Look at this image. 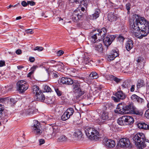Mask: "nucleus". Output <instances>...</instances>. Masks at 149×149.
<instances>
[{"label": "nucleus", "instance_id": "obj_52", "mask_svg": "<svg viewBox=\"0 0 149 149\" xmlns=\"http://www.w3.org/2000/svg\"><path fill=\"white\" fill-rule=\"evenodd\" d=\"M126 9L128 11V12H129V10L130 8L131 5L130 3H128L126 4Z\"/></svg>", "mask_w": 149, "mask_h": 149}, {"label": "nucleus", "instance_id": "obj_58", "mask_svg": "<svg viewBox=\"0 0 149 149\" xmlns=\"http://www.w3.org/2000/svg\"><path fill=\"white\" fill-rule=\"evenodd\" d=\"M21 4L24 7H26L28 5V3L25 1H23L21 3Z\"/></svg>", "mask_w": 149, "mask_h": 149}, {"label": "nucleus", "instance_id": "obj_41", "mask_svg": "<svg viewBox=\"0 0 149 149\" xmlns=\"http://www.w3.org/2000/svg\"><path fill=\"white\" fill-rule=\"evenodd\" d=\"M111 56H113L112 59H114V58L118 56V53L115 50H113L111 52Z\"/></svg>", "mask_w": 149, "mask_h": 149}, {"label": "nucleus", "instance_id": "obj_25", "mask_svg": "<svg viewBox=\"0 0 149 149\" xmlns=\"http://www.w3.org/2000/svg\"><path fill=\"white\" fill-rule=\"evenodd\" d=\"M82 62L84 64L89 65V64H91V63L92 62V61L91 58H90L88 56L84 55Z\"/></svg>", "mask_w": 149, "mask_h": 149}, {"label": "nucleus", "instance_id": "obj_19", "mask_svg": "<svg viewBox=\"0 0 149 149\" xmlns=\"http://www.w3.org/2000/svg\"><path fill=\"white\" fill-rule=\"evenodd\" d=\"M57 63L56 64L53 65V67H56L58 70L61 72H63L65 68V66L64 64L60 61H58Z\"/></svg>", "mask_w": 149, "mask_h": 149}, {"label": "nucleus", "instance_id": "obj_11", "mask_svg": "<svg viewBox=\"0 0 149 149\" xmlns=\"http://www.w3.org/2000/svg\"><path fill=\"white\" fill-rule=\"evenodd\" d=\"M129 111L128 114H133L138 115H141L142 113L133 104L129 105Z\"/></svg>", "mask_w": 149, "mask_h": 149}, {"label": "nucleus", "instance_id": "obj_43", "mask_svg": "<svg viewBox=\"0 0 149 149\" xmlns=\"http://www.w3.org/2000/svg\"><path fill=\"white\" fill-rule=\"evenodd\" d=\"M4 110V107L3 105L0 104V118L3 116V112H5Z\"/></svg>", "mask_w": 149, "mask_h": 149}, {"label": "nucleus", "instance_id": "obj_63", "mask_svg": "<svg viewBox=\"0 0 149 149\" xmlns=\"http://www.w3.org/2000/svg\"><path fill=\"white\" fill-rule=\"evenodd\" d=\"M26 31V33H27L32 34L33 33V31L32 30V29H27Z\"/></svg>", "mask_w": 149, "mask_h": 149}, {"label": "nucleus", "instance_id": "obj_53", "mask_svg": "<svg viewBox=\"0 0 149 149\" xmlns=\"http://www.w3.org/2000/svg\"><path fill=\"white\" fill-rule=\"evenodd\" d=\"M10 102L13 104H15L17 101L16 99L15 98H10Z\"/></svg>", "mask_w": 149, "mask_h": 149}, {"label": "nucleus", "instance_id": "obj_22", "mask_svg": "<svg viewBox=\"0 0 149 149\" xmlns=\"http://www.w3.org/2000/svg\"><path fill=\"white\" fill-rule=\"evenodd\" d=\"M113 106L110 102H105L104 104V109L106 110L109 111L112 109Z\"/></svg>", "mask_w": 149, "mask_h": 149}, {"label": "nucleus", "instance_id": "obj_7", "mask_svg": "<svg viewBox=\"0 0 149 149\" xmlns=\"http://www.w3.org/2000/svg\"><path fill=\"white\" fill-rule=\"evenodd\" d=\"M18 87V91L20 93H23L28 89V84L26 82L23 80L18 81L17 84Z\"/></svg>", "mask_w": 149, "mask_h": 149}, {"label": "nucleus", "instance_id": "obj_30", "mask_svg": "<svg viewBox=\"0 0 149 149\" xmlns=\"http://www.w3.org/2000/svg\"><path fill=\"white\" fill-rule=\"evenodd\" d=\"M59 131V129L57 127L55 126L54 127L53 130L51 134L52 136L54 137L57 136H58Z\"/></svg>", "mask_w": 149, "mask_h": 149}, {"label": "nucleus", "instance_id": "obj_2", "mask_svg": "<svg viewBox=\"0 0 149 149\" xmlns=\"http://www.w3.org/2000/svg\"><path fill=\"white\" fill-rule=\"evenodd\" d=\"M133 140L135 145L139 149H143L146 147L145 141L149 143V140L145 139V135L142 133H138L134 135L133 137Z\"/></svg>", "mask_w": 149, "mask_h": 149}, {"label": "nucleus", "instance_id": "obj_6", "mask_svg": "<svg viewBox=\"0 0 149 149\" xmlns=\"http://www.w3.org/2000/svg\"><path fill=\"white\" fill-rule=\"evenodd\" d=\"M72 87L73 92L77 95L76 99H77L85 93L84 91L80 88V84L78 82L75 83L74 85H72Z\"/></svg>", "mask_w": 149, "mask_h": 149}, {"label": "nucleus", "instance_id": "obj_49", "mask_svg": "<svg viewBox=\"0 0 149 149\" xmlns=\"http://www.w3.org/2000/svg\"><path fill=\"white\" fill-rule=\"evenodd\" d=\"M113 77L112 79H113L115 81H116V83H118L120 81L121 79H118L117 78V77L114 76H112Z\"/></svg>", "mask_w": 149, "mask_h": 149}, {"label": "nucleus", "instance_id": "obj_31", "mask_svg": "<svg viewBox=\"0 0 149 149\" xmlns=\"http://www.w3.org/2000/svg\"><path fill=\"white\" fill-rule=\"evenodd\" d=\"M95 50L100 53H102L103 50L102 46L101 43H99L95 46Z\"/></svg>", "mask_w": 149, "mask_h": 149}, {"label": "nucleus", "instance_id": "obj_60", "mask_svg": "<svg viewBox=\"0 0 149 149\" xmlns=\"http://www.w3.org/2000/svg\"><path fill=\"white\" fill-rule=\"evenodd\" d=\"M30 61L31 62H33L35 60V58L33 57H30L29 58Z\"/></svg>", "mask_w": 149, "mask_h": 149}, {"label": "nucleus", "instance_id": "obj_46", "mask_svg": "<svg viewBox=\"0 0 149 149\" xmlns=\"http://www.w3.org/2000/svg\"><path fill=\"white\" fill-rule=\"evenodd\" d=\"M117 38L118 40L120 42H123L125 40L124 38L121 36H119Z\"/></svg>", "mask_w": 149, "mask_h": 149}, {"label": "nucleus", "instance_id": "obj_44", "mask_svg": "<svg viewBox=\"0 0 149 149\" xmlns=\"http://www.w3.org/2000/svg\"><path fill=\"white\" fill-rule=\"evenodd\" d=\"M44 91L47 92H51L52 90L47 85H45L44 87Z\"/></svg>", "mask_w": 149, "mask_h": 149}, {"label": "nucleus", "instance_id": "obj_24", "mask_svg": "<svg viewBox=\"0 0 149 149\" xmlns=\"http://www.w3.org/2000/svg\"><path fill=\"white\" fill-rule=\"evenodd\" d=\"M73 136L77 138L78 139H80L82 138L83 134L80 130H76L74 132Z\"/></svg>", "mask_w": 149, "mask_h": 149}, {"label": "nucleus", "instance_id": "obj_28", "mask_svg": "<svg viewBox=\"0 0 149 149\" xmlns=\"http://www.w3.org/2000/svg\"><path fill=\"white\" fill-rule=\"evenodd\" d=\"M100 12V10L99 8H96L95 10L94 13L92 15V19H95L98 17Z\"/></svg>", "mask_w": 149, "mask_h": 149}, {"label": "nucleus", "instance_id": "obj_55", "mask_svg": "<svg viewBox=\"0 0 149 149\" xmlns=\"http://www.w3.org/2000/svg\"><path fill=\"white\" fill-rule=\"evenodd\" d=\"M39 141L40 143L39 145H41L42 144H43L45 143V140L43 139H40L39 140Z\"/></svg>", "mask_w": 149, "mask_h": 149}, {"label": "nucleus", "instance_id": "obj_35", "mask_svg": "<svg viewBox=\"0 0 149 149\" xmlns=\"http://www.w3.org/2000/svg\"><path fill=\"white\" fill-rule=\"evenodd\" d=\"M53 130V127L50 126L47 127L45 128V130L49 134L51 135Z\"/></svg>", "mask_w": 149, "mask_h": 149}, {"label": "nucleus", "instance_id": "obj_10", "mask_svg": "<svg viewBox=\"0 0 149 149\" xmlns=\"http://www.w3.org/2000/svg\"><path fill=\"white\" fill-rule=\"evenodd\" d=\"M115 38V36L114 35H108L104 37L102 39L104 45L107 47L109 46L111 44Z\"/></svg>", "mask_w": 149, "mask_h": 149}, {"label": "nucleus", "instance_id": "obj_64", "mask_svg": "<svg viewBox=\"0 0 149 149\" xmlns=\"http://www.w3.org/2000/svg\"><path fill=\"white\" fill-rule=\"evenodd\" d=\"M74 63L75 65H77V64L79 63V61L77 59V58H76L75 59H74Z\"/></svg>", "mask_w": 149, "mask_h": 149}, {"label": "nucleus", "instance_id": "obj_1", "mask_svg": "<svg viewBox=\"0 0 149 149\" xmlns=\"http://www.w3.org/2000/svg\"><path fill=\"white\" fill-rule=\"evenodd\" d=\"M130 23L133 34L137 38L141 39L149 33V22L139 15H133L130 19Z\"/></svg>", "mask_w": 149, "mask_h": 149}, {"label": "nucleus", "instance_id": "obj_33", "mask_svg": "<svg viewBox=\"0 0 149 149\" xmlns=\"http://www.w3.org/2000/svg\"><path fill=\"white\" fill-rule=\"evenodd\" d=\"M68 138L64 135H61L58 139L57 141L58 142H65L68 140Z\"/></svg>", "mask_w": 149, "mask_h": 149}, {"label": "nucleus", "instance_id": "obj_5", "mask_svg": "<svg viewBox=\"0 0 149 149\" xmlns=\"http://www.w3.org/2000/svg\"><path fill=\"white\" fill-rule=\"evenodd\" d=\"M129 105L124 106L122 103H120L117 106L116 109L114 110L116 113L119 114H128L129 111Z\"/></svg>", "mask_w": 149, "mask_h": 149}, {"label": "nucleus", "instance_id": "obj_21", "mask_svg": "<svg viewBox=\"0 0 149 149\" xmlns=\"http://www.w3.org/2000/svg\"><path fill=\"white\" fill-rule=\"evenodd\" d=\"M133 42L131 39H129L126 42L125 44V48L128 51H129L133 47Z\"/></svg>", "mask_w": 149, "mask_h": 149}, {"label": "nucleus", "instance_id": "obj_18", "mask_svg": "<svg viewBox=\"0 0 149 149\" xmlns=\"http://www.w3.org/2000/svg\"><path fill=\"white\" fill-rule=\"evenodd\" d=\"M96 31L95 30L93 32H91L89 36V39L92 43L95 42L97 39Z\"/></svg>", "mask_w": 149, "mask_h": 149}, {"label": "nucleus", "instance_id": "obj_12", "mask_svg": "<svg viewBox=\"0 0 149 149\" xmlns=\"http://www.w3.org/2000/svg\"><path fill=\"white\" fill-rule=\"evenodd\" d=\"M103 144L107 148H111L115 146L116 143L114 140L106 139L103 140Z\"/></svg>", "mask_w": 149, "mask_h": 149}, {"label": "nucleus", "instance_id": "obj_50", "mask_svg": "<svg viewBox=\"0 0 149 149\" xmlns=\"http://www.w3.org/2000/svg\"><path fill=\"white\" fill-rule=\"evenodd\" d=\"M27 3H28V5L29 4L30 5H31V6H34L36 4L35 2H34L32 1H28Z\"/></svg>", "mask_w": 149, "mask_h": 149}, {"label": "nucleus", "instance_id": "obj_4", "mask_svg": "<svg viewBox=\"0 0 149 149\" xmlns=\"http://www.w3.org/2000/svg\"><path fill=\"white\" fill-rule=\"evenodd\" d=\"M134 121V119L131 116H124L118 119L117 123L120 125H131Z\"/></svg>", "mask_w": 149, "mask_h": 149}, {"label": "nucleus", "instance_id": "obj_27", "mask_svg": "<svg viewBox=\"0 0 149 149\" xmlns=\"http://www.w3.org/2000/svg\"><path fill=\"white\" fill-rule=\"evenodd\" d=\"M37 99L39 101H42L44 100L45 99L44 95L41 91L40 92L37 93L35 95Z\"/></svg>", "mask_w": 149, "mask_h": 149}, {"label": "nucleus", "instance_id": "obj_23", "mask_svg": "<svg viewBox=\"0 0 149 149\" xmlns=\"http://www.w3.org/2000/svg\"><path fill=\"white\" fill-rule=\"evenodd\" d=\"M107 17L109 20L111 22L116 21L117 19V17L113 13H109Z\"/></svg>", "mask_w": 149, "mask_h": 149}, {"label": "nucleus", "instance_id": "obj_34", "mask_svg": "<svg viewBox=\"0 0 149 149\" xmlns=\"http://www.w3.org/2000/svg\"><path fill=\"white\" fill-rule=\"evenodd\" d=\"M145 85L144 81L142 79L138 80L137 82V87L138 88H140Z\"/></svg>", "mask_w": 149, "mask_h": 149}, {"label": "nucleus", "instance_id": "obj_8", "mask_svg": "<svg viewBox=\"0 0 149 149\" xmlns=\"http://www.w3.org/2000/svg\"><path fill=\"white\" fill-rule=\"evenodd\" d=\"M33 132L36 135H40L42 132L40 123L37 120H33V125L32 126Z\"/></svg>", "mask_w": 149, "mask_h": 149}, {"label": "nucleus", "instance_id": "obj_59", "mask_svg": "<svg viewBox=\"0 0 149 149\" xmlns=\"http://www.w3.org/2000/svg\"><path fill=\"white\" fill-rule=\"evenodd\" d=\"M38 66H35L32 67L31 69V71L33 73L34 71L36 69V68Z\"/></svg>", "mask_w": 149, "mask_h": 149}, {"label": "nucleus", "instance_id": "obj_62", "mask_svg": "<svg viewBox=\"0 0 149 149\" xmlns=\"http://www.w3.org/2000/svg\"><path fill=\"white\" fill-rule=\"evenodd\" d=\"M58 61H56L54 60H52L49 61V62L51 63L52 64H54H54H56L57 62H58Z\"/></svg>", "mask_w": 149, "mask_h": 149}, {"label": "nucleus", "instance_id": "obj_45", "mask_svg": "<svg viewBox=\"0 0 149 149\" xmlns=\"http://www.w3.org/2000/svg\"><path fill=\"white\" fill-rule=\"evenodd\" d=\"M115 68L118 71H121L122 70V68H123V67L121 66L120 64L119 63L116 64L115 66Z\"/></svg>", "mask_w": 149, "mask_h": 149}, {"label": "nucleus", "instance_id": "obj_16", "mask_svg": "<svg viewBox=\"0 0 149 149\" xmlns=\"http://www.w3.org/2000/svg\"><path fill=\"white\" fill-rule=\"evenodd\" d=\"M137 62L138 66L141 69L143 68L144 66V64L146 63V61L144 58L141 56L135 59Z\"/></svg>", "mask_w": 149, "mask_h": 149}, {"label": "nucleus", "instance_id": "obj_47", "mask_svg": "<svg viewBox=\"0 0 149 149\" xmlns=\"http://www.w3.org/2000/svg\"><path fill=\"white\" fill-rule=\"evenodd\" d=\"M54 89L56 92L58 96H60L61 95V92L59 90L58 88L56 87L54 88Z\"/></svg>", "mask_w": 149, "mask_h": 149}, {"label": "nucleus", "instance_id": "obj_57", "mask_svg": "<svg viewBox=\"0 0 149 149\" xmlns=\"http://www.w3.org/2000/svg\"><path fill=\"white\" fill-rule=\"evenodd\" d=\"M5 65V62L3 61H0V67Z\"/></svg>", "mask_w": 149, "mask_h": 149}, {"label": "nucleus", "instance_id": "obj_32", "mask_svg": "<svg viewBox=\"0 0 149 149\" xmlns=\"http://www.w3.org/2000/svg\"><path fill=\"white\" fill-rule=\"evenodd\" d=\"M32 92L35 95L40 92L41 91L39 90V87L36 85L33 86L32 88Z\"/></svg>", "mask_w": 149, "mask_h": 149}, {"label": "nucleus", "instance_id": "obj_36", "mask_svg": "<svg viewBox=\"0 0 149 149\" xmlns=\"http://www.w3.org/2000/svg\"><path fill=\"white\" fill-rule=\"evenodd\" d=\"M65 111L68 113L70 117L71 116H72L73 115L74 112V110L72 108H68Z\"/></svg>", "mask_w": 149, "mask_h": 149}, {"label": "nucleus", "instance_id": "obj_61", "mask_svg": "<svg viewBox=\"0 0 149 149\" xmlns=\"http://www.w3.org/2000/svg\"><path fill=\"white\" fill-rule=\"evenodd\" d=\"M135 85H132L130 89V91L131 92H134V91Z\"/></svg>", "mask_w": 149, "mask_h": 149}, {"label": "nucleus", "instance_id": "obj_26", "mask_svg": "<svg viewBox=\"0 0 149 149\" xmlns=\"http://www.w3.org/2000/svg\"><path fill=\"white\" fill-rule=\"evenodd\" d=\"M138 127L140 129L147 130L149 129V125L144 123H139L137 124Z\"/></svg>", "mask_w": 149, "mask_h": 149}, {"label": "nucleus", "instance_id": "obj_40", "mask_svg": "<svg viewBox=\"0 0 149 149\" xmlns=\"http://www.w3.org/2000/svg\"><path fill=\"white\" fill-rule=\"evenodd\" d=\"M91 0H83L81 2V4L86 8V9L87 8L88 3L90 2Z\"/></svg>", "mask_w": 149, "mask_h": 149}, {"label": "nucleus", "instance_id": "obj_29", "mask_svg": "<svg viewBox=\"0 0 149 149\" xmlns=\"http://www.w3.org/2000/svg\"><path fill=\"white\" fill-rule=\"evenodd\" d=\"M109 116L107 112H104L101 115L100 118L101 122H104V120H107L109 118Z\"/></svg>", "mask_w": 149, "mask_h": 149}, {"label": "nucleus", "instance_id": "obj_14", "mask_svg": "<svg viewBox=\"0 0 149 149\" xmlns=\"http://www.w3.org/2000/svg\"><path fill=\"white\" fill-rule=\"evenodd\" d=\"M115 95L117 97H112V99L114 101L118 102L120 99L123 100L126 97V95L122 91H118L115 94Z\"/></svg>", "mask_w": 149, "mask_h": 149}, {"label": "nucleus", "instance_id": "obj_56", "mask_svg": "<svg viewBox=\"0 0 149 149\" xmlns=\"http://www.w3.org/2000/svg\"><path fill=\"white\" fill-rule=\"evenodd\" d=\"M70 1L71 3L78 4L79 3V0H70Z\"/></svg>", "mask_w": 149, "mask_h": 149}, {"label": "nucleus", "instance_id": "obj_39", "mask_svg": "<svg viewBox=\"0 0 149 149\" xmlns=\"http://www.w3.org/2000/svg\"><path fill=\"white\" fill-rule=\"evenodd\" d=\"M89 77L91 79H96L98 77L97 74L95 72H93L89 75Z\"/></svg>", "mask_w": 149, "mask_h": 149}, {"label": "nucleus", "instance_id": "obj_9", "mask_svg": "<svg viewBox=\"0 0 149 149\" xmlns=\"http://www.w3.org/2000/svg\"><path fill=\"white\" fill-rule=\"evenodd\" d=\"M118 146L122 148H129L131 146L129 139L127 138H123L120 139L118 143Z\"/></svg>", "mask_w": 149, "mask_h": 149}, {"label": "nucleus", "instance_id": "obj_13", "mask_svg": "<svg viewBox=\"0 0 149 149\" xmlns=\"http://www.w3.org/2000/svg\"><path fill=\"white\" fill-rule=\"evenodd\" d=\"M61 82L63 84L68 85H74V83H77V81H74L72 79L65 77H62L61 79Z\"/></svg>", "mask_w": 149, "mask_h": 149}, {"label": "nucleus", "instance_id": "obj_48", "mask_svg": "<svg viewBox=\"0 0 149 149\" xmlns=\"http://www.w3.org/2000/svg\"><path fill=\"white\" fill-rule=\"evenodd\" d=\"M43 48L41 47H36L33 50H38L39 52L43 50Z\"/></svg>", "mask_w": 149, "mask_h": 149}, {"label": "nucleus", "instance_id": "obj_38", "mask_svg": "<svg viewBox=\"0 0 149 149\" xmlns=\"http://www.w3.org/2000/svg\"><path fill=\"white\" fill-rule=\"evenodd\" d=\"M130 85V83L128 81H125L122 85V87L123 88H129Z\"/></svg>", "mask_w": 149, "mask_h": 149}, {"label": "nucleus", "instance_id": "obj_51", "mask_svg": "<svg viewBox=\"0 0 149 149\" xmlns=\"http://www.w3.org/2000/svg\"><path fill=\"white\" fill-rule=\"evenodd\" d=\"M64 53V52L61 50H60L57 52L56 54L57 56H60L62 55Z\"/></svg>", "mask_w": 149, "mask_h": 149}, {"label": "nucleus", "instance_id": "obj_54", "mask_svg": "<svg viewBox=\"0 0 149 149\" xmlns=\"http://www.w3.org/2000/svg\"><path fill=\"white\" fill-rule=\"evenodd\" d=\"M145 115L146 118H149V109H147L146 111Z\"/></svg>", "mask_w": 149, "mask_h": 149}, {"label": "nucleus", "instance_id": "obj_37", "mask_svg": "<svg viewBox=\"0 0 149 149\" xmlns=\"http://www.w3.org/2000/svg\"><path fill=\"white\" fill-rule=\"evenodd\" d=\"M70 118V116L65 111V112L61 117L62 120L63 121H65L68 120Z\"/></svg>", "mask_w": 149, "mask_h": 149}, {"label": "nucleus", "instance_id": "obj_20", "mask_svg": "<svg viewBox=\"0 0 149 149\" xmlns=\"http://www.w3.org/2000/svg\"><path fill=\"white\" fill-rule=\"evenodd\" d=\"M131 99L134 101L137 102L139 103H142L144 102V100L135 94L132 95L131 97Z\"/></svg>", "mask_w": 149, "mask_h": 149}, {"label": "nucleus", "instance_id": "obj_17", "mask_svg": "<svg viewBox=\"0 0 149 149\" xmlns=\"http://www.w3.org/2000/svg\"><path fill=\"white\" fill-rule=\"evenodd\" d=\"M97 32V36H98V39H99L100 37L103 39L104 38V37H106L105 35L107 33V30L105 28H103L102 29H98L96 31Z\"/></svg>", "mask_w": 149, "mask_h": 149}, {"label": "nucleus", "instance_id": "obj_15", "mask_svg": "<svg viewBox=\"0 0 149 149\" xmlns=\"http://www.w3.org/2000/svg\"><path fill=\"white\" fill-rule=\"evenodd\" d=\"M82 15L79 10L77 9L74 11L72 18L73 21L75 22L80 19L82 17Z\"/></svg>", "mask_w": 149, "mask_h": 149}, {"label": "nucleus", "instance_id": "obj_42", "mask_svg": "<svg viewBox=\"0 0 149 149\" xmlns=\"http://www.w3.org/2000/svg\"><path fill=\"white\" fill-rule=\"evenodd\" d=\"M25 113L27 115L31 116L34 113V110L32 109H29L26 111Z\"/></svg>", "mask_w": 149, "mask_h": 149}, {"label": "nucleus", "instance_id": "obj_3", "mask_svg": "<svg viewBox=\"0 0 149 149\" xmlns=\"http://www.w3.org/2000/svg\"><path fill=\"white\" fill-rule=\"evenodd\" d=\"M85 132L86 135L91 140H97L99 138V132L93 128L87 127L85 129Z\"/></svg>", "mask_w": 149, "mask_h": 149}]
</instances>
